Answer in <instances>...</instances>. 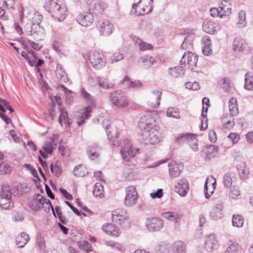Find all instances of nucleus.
I'll use <instances>...</instances> for the list:
<instances>
[{
    "label": "nucleus",
    "instance_id": "obj_1",
    "mask_svg": "<svg viewBox=\"0 0 253 253\" xmlns=\"http://www.w3.org/2000/svg\"><path fill=\"white\" fill-rule=\"evenodd\" d=\"M103 127L105 128L106 134L108 136V139L114 146H120L121 147V155L124 159L126 162H129L130 160L129 157H134L136 152V149H133L131 147V144L128 139H125L123 142H119L118 140V135L115 133V136H113L112 133L109 129L111 127L110 124L107 125L105 126L104 122L103 123Z\"/></svg>",
    "mask_w": 253,
    "mask_h": 253
},
{
    "label": "nucleus",
    "instance_id": "obj_2",
    "mask_svg": "<svg viewBox=\"0 0 253 253\" xmlns=\"http://www.w3.org/2000/svg\"><path fill=\"white\" fill-rule=\"evenodd\" d=\"M45 8L52 17L62 21L66 16L67 8L60 0H48L45 3Z\"/></svg>",
    "mask_w": 253,
    "mask_h": 253
},
{
    "label": "nucleus",
    "instance_id": "obj_3",
    "mask_svg": "<svg viewBox=\"0 0 253 253\" xmlns=\"http://www.w3.org/2000/svg\"><path fill=\"white\" fill-rule=\"evenodd\" d=\"M12 192L8 185H3L0 190V209L10 210L14 207V203L11 198Z\"/></svg>",
    "mask_w": 253,
    "mask_h": 253
},
{
    "label": "nucleus",
    "instance_id": "obj_4",
    "mask_svg": "<svg viewBox=\"0 0 253 253\" xmlns=\"http://www.w3.org/2000/svg\"><path fill=\"white\" fill-rule=\"evenodd\" d=\"M81 92L83 97L85 100L89 105L83 112L80 120L77 123L79 126L83 125L84 123V120L89 118L92 111L91 106H94L95 103L93 97L86 92L84 88H82Z\"/></svg>",
    "mask_w": 253,
    "mask_h": 253
},
{
    "label": "nucleus",
    "instance_id": "obj_5",
    "mask_svg": "<svg viewBox=\"0 0 253 253\" xmlns=\"http://www.w3.org/2000/svg\"><path fill=\"white\" fill-rule=\"evenodd\" d=\"M87 8L89 12L95 15L102 14L108 4L101 0H87Z\"/></svg>",
    "mask_w": 253,
    "mask_h": 253
},
{
    "label": "nucleus",
    "instance_id": "obj_6",
    "mask_svg": "<svg viewBox=\"0 0 253 253\" xmlns=\"http://www.w3.org/2000/svg\"><path fill=\"white\" fill-rule=\"evenodd\" d=\"M110 98L111 102L117 107H125L128 104V100L126 94L120 90L111 92Z\"/></svg>",
    "mask_w": 253,
    "mask_h": 253
},
{
    "label": "nucleus",
    "instance_id": "obj_7",
    "mask_svg": "<svg viewBox=\"0 0 253 253\" xmlns=\"http://www.w3.org/2000/svg\"><path fill=\"white\" fill-rule=\"evenodd\" d=\"M27 34L34 37L37 41H41L44 37V29L38 23L27 24L26 26Z\"/></svg>",
    "mask_w": 253,
    "mask_h": 253
},
{
    "label": "nucleus",
    "instance_id": "obj_8",
    "mask_svg": "<svg viewBox=\"0 0 253 253\" xmlns=\"http://www.w3.org/2000/svg\"><path fill=\"white\" fill-rule=\"evenodd\" d=\"M90 63L96 69H100L104 67L107 63L104 56L98 51H94L89 57Z\"/></svg>",
    "mask_w": 253,
    "mask_h": 253
},
{
    "label": "nucleus",
    "instance_id": "obj_9",
    "mask_svg": "<svg viewBox=\"0 0 253 253\" xmlns=\"http://www.w3.org/2000/svg\"><path fill=\"white\" fill-rule=\"evenodd\" d=\"M231 12L230 5L224 4L222 2L218 7H213L210 9L211 15L213 17H219L223 18L228 16Z\"/></svg>",
    "mask_w": 253,
    "mask_h": 253
},
{
    "label": "nucleus",
    "instance_id": "obj_10",
    "mask_svg": "<svg viewBox=\"0 0 253 253\" xmlns=\"http://www.w3.org/2000/svg\"><path fill=\"white\" fill-rule=\"evenodd\" d=\"M146 228L152 232L160 231L164 226L163 220L159 217H148L145 221Z\"/></svg>",
    "mask_w": 253,
    "mask_h": 253
},
{
    "label": "nucleus",
    "instance_id": "obj_11",
    "mask_svg": "<svg viewBox=\"0 0 253 253\" xmlns=\"http://www.w3.org/2000/svg\"><path fill=\"white\" fill-rule=\"evenodd\" d=\"M137 193L134 186L131 185L126 188L125 204L127 207H133L136 203Z\"/></svg>",
    "mask_w": 253,
    "mask_h": 253
},
{
    "label": "nucleus",
    "instance_id": "obj_12",
    "mask_svg": "<svg viewBox=\"0 0 253 253\" xmlns=\"http://www.w3.org/2000/svg\"><path fill=\"white\" fill-rule=\"evenodd\" d=\"M155 126V121L150 116L142 117L138 123V127L146 132L152 130Z\"/></svg>",
    "mask_w": 253,
    "mask_h": 253
},
{
    "label": "nucleus",
    "instance_id": "obj_13",
    "mask_svg": "<svg viewBox=\"0 0 253 253\" xmlns=\"http://www.w3.org/2000/svg\"><path fill=\"white\" fill-rule=\"evenodd\" d=\"M96 27L102 36H108L112 34L114 26L110 21L106 20H102L98 21Z\"/></svg>",
    "mask_w": 253,
    "mask_h": 253
},
{
    "label": "nucleus",
    "instance_id": "obj_14",
    "mask_svg": "<svg viewBox=\"0 0 253 253\" xmlns=\"http://www.w3.org/2000/svg\"><path fill=\"white\" fill-rule=\"evenodd\" d=\"M185 139L187 140L188 143L193 151L197 152L199 150L198 140L195 135L193 133H187L176 138V140H183Z\"/></svg>",
    "mask_w": 253,
    "mask_h": 253
},
{
    "label": "nucleus",
    "instance_id": "obj_15",
    "mask_svg": "<svg viewBox=\"0 0 253 253\" xmlns=\"http://www.w3.org/2000/svg\"><path fill=\"white\" fill-rule=\"evenodd\" d=\"M128 215L126 210L117 209L113 211L112 218L113 222L121 225L128 219Z\"/></svg>",
    "mask_w": 253,
    "mask_h": 253
},
{
    "label": "nucleus",
    "instance_id": "obj_16",
    "mask_svg": "<svg viewBox=\"0 0 253 253\" xmlns=\"http://www.w3.org/2000/svg\"><path fill=\"white\" fill-rule=\"evenodd\" d=\"M77 22L83 26L87 27L90 26L94 20L92 13L88 12L81 13L76 18Z\"/></svg>",
    "mask_w": 253,
    "mask_h": 253
},
{
    "label": "nucleus",
    "instance_id": "obj_17",
    "mask_svg": "<svg viewBox=\"0 0 253 253\" xmlns=\"http://www.w3.org/2000/svg\"><path fill=\"white\" fill-rule=\"evenodd\" d=\"M198 59V56L195 55L191 52L188 51L187 53L185 52L183 55L180 61V63L181 65L187 64L189 66H196Z\"/></svg>",
    "mask_w": 253,
    "mask_h": 253
},
{
    "label": "nucleus",
    "instance_id": "obj_18",
    "mask_svg": "<svg viewBox=\"0 0 253 253\" xmlns=\"http://www.w3.org/2000/svg\"><path fill=\"white\" fill-rule=\"evenodd\" d=\"M175 191L181 196H185L189 190V183L187 179L182 178L178 181L175 186Z\"/></svg>",
    "mask_w": 253,
    "mask_h": 253
},
{
    "label": "nucleus",
    "instance_id": "obj_19",
    "mask_svg": "<svg viewBox=\"0 0 253 253\" xmlns=\"http://www.w3.org/2000/svg\"><path fill=\"white\" fill-rule=\"evenodd\" d=\"M169 173L171 178L176 177L179 175L183 170V165L177 164L175 161H171L169 164Z\"/></svg>",
    "mask_w": 253,
    "mask_h": 253
},
{
    "label": "nucleus",
    "instance_id": "obj_20",
    "mask_svg": "<svg viewBox=\"0 0 253 253\" xmlns=\"http://www.w3.org/2000/svg\"><path fill=\"white\" fill-rule=\"evenodd\" d=\"M218 149L217 146L211 144L204 147L202 151L205 154V160L210 161L211 158L214 157Z\"/></svg>",
    "mask_w": 253,
    "mask_h": 253
},
{
    "label": "nucleus",
    "instance_id": "obj_21",
    "mask_svg": "<svg viewBox=\"0 0 253 253\" xmlns=\"http://www.w3.org/2000/svg\"><path fill=\"white\" fill-rule=\"evenodd\" d=\"M202 27L205 32L210 34H215L219 30L217 23L209 20L204 22Z\"/></svg>",
    "mask_w": 253,
    "mask_h": 253
},
{
    "label": "nucleus",
    "instance_id": "obj_22",
    "mask_svg": "<svg viewBox=\"0 0 253 253\" xmlns=\"http://www.w3.org/2000/svg\"><path fill=\"white\" fill-rule=\"evenodd\" d=\"M100 150V147L97 144L94 143L88 147L86 153L89 158L93 160L99 157Z\"/></svg>",
    "mask_w": 253,
    "mask_h": 253
},
{
    "label": "nucleus",
    "instance_id": "obj_23",
    "mask_svg": "<svg viewBox=\"0 0 253 253\" xmlns=\"http://www.w3.org/2000/svg\"><path fill=\"white\" fill-rule=\"evenodd\" d=\"M102 229L108 235L119 236L121 234L120 229L115 225L111 223H106L102 226Z\"/></svg>",
    "mask_w": 253,
    "mask_h": 253
},
{
    "label": "nucleus",
    "instance_id": "obj_24",
    "mask_svg": "<svg viewBox=\"0 0 253 253\" xmlns=\"http://www.w3.org/2000/svg\"><path fill=\"white\" fill-rule=\"evenodd\" d=\"M242 248L237 242L229 241L227 244V247L223 253H242Z\"/></svg>",
    "mask_w": 253,
    "mask_h": 253
},
{
    "label": "nucleus",
    "instance_id": "obj_25",
    "mask_svg": "<svg viewBox=\"0 0 253 253\" xmlns=\"http://www.w3.org/2000/svg\"><path fill=\"white\" fill-rule=\"evenodd\" d=\"M205 242V248L209 252L215 249L217 245V241L215 235L213 234H210L206 237Z\"/></svg>",
    "mask_w": 253,
    "mask_h": 253
},
{
    "label": "nucleus",
    "instance_id": "obj_26",
    "mask_svg": "<svg viewBox=\"0 0 253 253\" xmlns=\"http://www.w3.org/2000/svg\"><path fill=\"white\" fill-rule=\"evenodd\" d=\"M247 46L246 41L240 37L234 39L233 43V48L235 51H241L244 50Z\"/></svg>",
    "mask_w": 253,
    "mask_h": 253
},
{
    "label": "nucleus",
    "instance_id": "obj_27",
    "mask_svg": "<svg viewBox=\"0 0 253 253\" xmlns=\"http://www.w3.org/2000/svg\"><path fill=\"white\" fill-rule=\"evenodd\" d=\"M142 1L147 3L148 4L146 5L145 7L142 8L143 12L141 13V14H148L150 12L153 8V0H140L137 3L133 4L132 8L136 9L138 7V4Z\"/></svg>",
    "mask_w": 253,
    "mask_h": 253
},
{
    "label": "nucleus",
    "instance_id": "obj_28",
    "mask_svg": "<svg viewBox=\"0 0 253 253\" xmlns=\"http://www.w3.org/2000/svg\"><path fill=\"white\" fill-rule=\"evenodd\" d=\"M162 216L170 221H180L182 215L173 211H166L162 213Z\"/></svg>",
    "mask_w": 253,
    "mask_h": 253
},
{
    "label": "nucleus",
    "instance_id": "obj_29",
    "mask_svg": "<svg viewBox=\"0 0 253 253\" xmlns=\"http://www.w3.org/2000/svg\"><path fill=\"white\" fill-rule=\"evenodd\" d=\"M237 168L239 172L240 178L242 180H245L247 178L249 174V170L246 168L245 162H242L240 165L237 166Z\"/></svg>",
    "mask_w": 253,
    "mask_h": 253
},
{
    "label": "nucleus",
    "instance_id": "obj_30",
    "mask_svg": "<svg viewBox=\"0 0 253 253\" xmlns=\"http://www.w3.org/2000/svg\"><path fill=\"white\" fill-rule=\"evenodd\" d=\"M29 240V235L25 232L21 233L16 238V244L19 248H23Z\"/></svg>",
    "mask_w": 253,
    "mask_h": 253
},
{
    "label": "nucleus",
    "instance_id": "obj_31",
    "mask_svg": "<svg viewBox=\"0 0 253 253\" xmlns=\"http://www.w3.org/2000/svg\"><path fill=\"white\" fill-rule=\"evenodd\" d=\"M169 72L171 76L178 78L184 75L185 70L182 66H177L173 68H169Z\"/></svg>",
    "mask_w": 253,
    "mask_h": 253
},
{
    "label": "nucleus",
    "instance_id": "obj_32",
    "mask_svg": "<svg viewBox=\"0 0 253 253\" xmlns=\"http://www.w3.org/2000/svg\"><path fill=\"white\" fill-rule=\"evenodd\" d=\"M56 75L61 81L66 83L68 81L67 74L65 71L63 70L62 66L61 64H57L56 71Z\"/></svg>",
    "mask_w": 253,
    "mask_h": 253
},
{
    "label": "nucleus",
    "instance_id": "obj_33",
    "mask_svg": "<svg viewBox=\"0 0 253 253\" xmlns=\"http://www.w3.org/2000/svg\"><path fill=\"white\" fill-rule=\"evenodd\" d=\"M245 88L249 90L253 89V74L252 72H248L245 75Z\"/></svg>",
    "mask_w": 253,
    "mask_h": 253
},
{
    "label": "nucleus",
    "instance_id": "obj_34",
    "mask_svg": "<svg viewBox=\"0 0 253 253\" xmlns=\"http://www.w3.org/2000/svg\"><path fill=\"white\" fill-rule=\"evenodd\" d=\"M149 142L152 144L159 142L162 138L159 132L156 130H153L149 134Z\"/></svg>",
    "mask_w": 253,
    "mask_h": 253
},
{
    "label": "nucleus",
    "instance_id": "obj_35",
    "mask_svg": "<svg viewBox=\"0 0 253 253\" xmlns=\"http://www.w3.org/2000/svg\"><path fill=\"white\" fill-rule=\"evenodd\" d=\"M60 115L59 118V123L62 126V122H64V124H67L68 126H69L72 123V122L68 117V113L66 111H64L62 108L60 109Z\"/></svg>",
    "mask_w": 253,
    "mask_h": 253
},
{
    "label": "nucleus",
    "instance_id": "obj_36",
    "mask_svg": "<svg viewBox=\"0 0 253 253\" xmlns=\"http://www.w3.org/2000/svg\"><path fill=\"white\" fill-rule=\"evenodd\" d=\"M154 98L156 99V102H152L150 106L155 108H157L160 105V100L161 98L162 92L157 90H154L152 91Z\"/></svg>",
    "mask_w": 253,
    "mask_h": 253
},
{
    "label": "nucleus",
    "instance_id": "obj_37",
    "mask_svg": "<svg viewBox=\"0 0 253 253\" xmlns=\"http://www.w3.org/2000/svg\"><path fill=\"white\" fill-rule=\"evenodd\" d=\"M232 220L234 226L241 227L244 224V219L241 215H233Z\"/></svg>",
    "mask_w": 253,
    "mask_h": 253
},
{
    "label": "nucleus",
    "instance_id": "obj_38",
    "mask_svg": "<svg viewBox=\"0 0 253 253\" xmlns=\"http://www.w3.org/2000/svg\"><path fill=\"white\" fill-rule=\"evenodd\" d=\"M174 253H185V247L184 244L180 241H176L173 244Z\"/></svg>",
    "mask_w": 253,
    "mask_h": 253
},
{
    "label": "nucleus",
    "instance_id": "obj_39",
    "mask_svg": "<svg viewBox=\"0 0 253 253\" xmlns=\"http://www.w3.org/2000/svg\"><path fill=\"white\" fill-rule=\"evenodd\" d=\"M73 171L74 175L78 177L84 176L86 173L85 168L81 165L76 166Z\"/></svg>",
    "mask_w": 253,
    "mask_h": 253
},
{
    "label": "nucleus",
    "instance_id": "obj_40",
    "mask_svg": "<svg viewBox=\"0 0 253 253\" xmlns=\"http://www.w3.org/2000/svg\"><path fill=\"white\" fill-rule=\"evenodd\" d=\"M98 81L99 86L105 89H108L113 88L114 84L112 83H109L108 80L103 78H98Z\"/></svg>",
    "mask_w": 253,
    "mask_h": 253
},
{
    "label": "nucleus",
    "instance_id": "obj_41",
    "mask_svg": "<svg viewBox=\"0 0 253 253\" xmlns=\"http://www.w3.org/2000/svg\"><path fill=\"white\" fill-rule=\"evenodd\" d=\"M233 101L236 102V100L234 98L230 99L229 101V108L231 115L235 116L238 113V109L237 104L234 103Z\"/></svg>",
    "mask_w": 253,
    "mask_h": 253
},
{
    "label": "nucleus",
    "instance_id": "obj_42",
    "mask_svg": "<svg viewBox=\"0 0 253 253\" xmlns=\"http://www.w3.org/2000/svg\"><path fill=\"white\" fill-rule=\"evenodd\" d=\"M192 44V38L190 36L185 37L184 40L181 45L183 49H190Z\"/></svg>",
    "mask_w": 253,
    "mask_h": 253
},
{
    "label": "nucleus",
    "instance_id": "obj_43",
    "mask_svg": "<svg viewBox=\"0 0 253 253\" xmlns=\"http://www.w3.org/2000/svg\"><path fill=\"white\" fill-rule=\"evenodd\" d=\"M42 206V208L44 209V211L45 212H49L50 209H51L53 215L55 217H56L54 209L53 206H52L51 203L49 200L47 199L46 198L44 199V202L43 203V204Z\"/></svg>",
    "mask_w": 253,
    "mask_h": 253
},
{
    "label": "nucleus",
    "instance_id": "obj_44",
    "mask_svg": "<svg viewBox=\"0 0 253 253\" xmlns=\"http://www.w3.org/2000/svg\"><path fill=\"white\" fill-rule=\"evenodd\" d=\"M167 116L168 117H172L175 119H179L180 118L179 110L176 108H168Z\"/></svg>",
    "mask_w": 253,
    "mask_h": 253
},
{
    "label": "nucleus",
    "instance_id": "obj_45",
    "mask_svg": "<svg viewBox=\"0 0 253 253\" xmlns=\"http://www.w3.org/2000/svg\"><path fill=\"white\" fill-rule=\"evenodd\" d=\"M136 42L138 43L139 48L141 50L145 51L153 48V46L151 44L143 42L139 38L137 39Z\"/></svg>",
    "mask_w": 253,
    "mask_h": 253
},
{
    "label": "nucleus",
    "instance_id": "obj_46",
    "mask_svg": "<svg viewBox=\"0 0 253 253\" xmlns=\"http://www.w3.org/2000/svg\"><path fill=\"white\" fill-rule=\"evenodd\" d=\"M207 113L202 112L201 114V125L200 126L201 130H204L208 127V119Z\"/></svg>",
    "mask_w": 253,
    "mask_h": 253
},
{
    "label": "nucleus",
    "instance_id": "obj_47",
    "mask_svg": "<svg viewBox=\"0 0 253 253\" xmlns=\"http://www.w3.org/2000/svg\"><path fill=\"white\" fill-rule=\"evenodd\" d=\"M223 183L225 187L229 188L232 184L231 176L229 173H226L223 177Z\"/></svg>",
    "mask_w": 253,
    "mask_h": 253
},
{
    "label": "nucleus",
    "instance_id": "obj_48",
    "mask_svg": "<svg viewBox=\"0 0 253 253\" xmlns=\"http://www.w3.org/2000/svg\"><path fill=\"white\" fill-rule=\"evenodd\" d=\"M103 189V187L100 184L96 183L95 188L92 192L93 195L96 197L100 196L102 194Z\"/></svg>",
    "mask_w": 253,
    "mask_h": 253
},
{
    "label": "nucleus",
    "instance_id": "obj_49",
    "mask_svg": "<svg viewBox=\"0 0 253 253\" xmlns=\"http://www.w3.org/2000/svg\"><path fill=\"white\" fill-rule=\"evenodd\" d=\"M239 20L238 24L241 25L242 26L246 25V12L244 11H240L239 13Z\"/></svg>",
    "mask_w": 253,
    "mask_h": 253
},
{
    "label": "nucleus",
    "instance_id": "obj_50",
    "mask_svg": "<svg viewBox=\"0 0 253 253\" xmlns=\"http://www.w3.org/2000/svg\"><path fill=\"white\" fill-rule=\"evenodd\" d=\"M124 58V56L123 54L116 52L114 53L112 56H111V63H114L115 62H118L123 59Z\"/></svg>",
    "mask_w": 253,
    "mask_h": 253
},
{
    "label": "nucleus",
    "instance_id": "obj_51",
    "mask_svg": "<svg viewBox=\"0 0 253 253\" xmlns=\"http://www.w3.org/2000/svg\"><path fill=\"white\" fill-rule=\"evenodd\" d=\"M79 245L80 247L82 248V249H84V251H85L86 252H89L91 251V245L87 241H83L80 242L79 243Z\"/></svg>",
    "mask_w": 253,
    "mask_h": 253
},
{
    "label": "nucleus",
    "instance_id": "obj_52",
    "mask_svg": "<svg viewBox=\"0 0 253 253\" xmlns=\"http://www.w3.org/2000/svg\"><path fill=\"white\" fill-rule=\"evenodd\" d=\"M240 195V191L238 188H236L235 187L231 188L229 193L230 197L232 199H236Z\"/></svg>",
    "mask_w": 253,
    "mask_h": 253
},
{
    "label": "nucleus",
    "instance_id": "obj_53",
    "mask_svg": "<svg viewBox=\"0 0 253 253\" xmlns=\"http://www.w3.org/2000/svg\"><path fill=\"white\" fill-rule=\"evenodd\" d=\"M150 195L152 199L161 198L163 196V190L158 189L157 191L150 193Z\"/></svg>",
    "mask_w": 253,
    "mask_h": 253
},
{
    "label": "nucleus",
    "instance_id": "obj_54",
    "mask_svg": "<svg viewBox=\"0 0 253 253\" xmlns=\"http://www.w3.org/2000/svg\"><path fill=\"white\" fill-rule=\"evenodd\" d=\"M30 208L35 211H39L41 209L40 206L38 205L37 200L33 199L29 203Z\"/></svg>",
    "mask_w": 253,
    "mask_h": 253
},
{
    "label": "nucleus",
    "instance_id": "obj_55",
    "mask_svg": "<svg viewBox=\"0 0 253 253\" xmlns=\"http://www.w3.org/2000/svg\"><path fill=\"white\" fill-rule=\"evenodd\" d=\"M44 151L47 154H51L53 150V143L51 142L47 143L42 147Z\"/></svg>",
    "mask_w": 253,
    "mask_h": 253
},
{
    "label": "nucleus",
    "instance_id": "obj_56",
    "mask_svg": "<svg viewBox=\"0 0 253 253\" xmlns=\"http://www.w3.org/2000/svg\"><path fill=\"white\" fill-rule=\"evenodd\" d=\"M129 87L139 88L142 87V84L139 81H130L127 85Z\"/></svg>",
    "mask_w": 253,
    "mask_h": 253
},
{
    "label": "nucleus",
    "instance_id": "obj_57",
    "mask_svg": "<svg viewBox=\"0 0 253 253\" xmlns=\"http://www.w3.org/2000/svg\"><path fill=\"white\" fill-rule=\"evenodd\" d=\"M12 170L11 167L8 165H2V168L0 169V173L2 174L9 173Z\"/></svg>",
    "mask_w": 253,
    "mask_h": 253
},
{
    "label": "nucleus",
    "instance_id": "obj_58",
    "mask_svg": "<svg viewBox=\"0 0 253 253\" xmlns=\"http://www.w3.org/2000/svg\"><path fill=\"white\" fill-rule=\"evenodd\" d=\"M44 199H46L45 197H43L40 194H36L34 195L33 199L34 200H37L38 204L39 205H42L44 202Z\"/></svg>",
    "mask_w": 253,
    "mask_h": 253
},
{
    "label": "nucleus",
    "instance_id": "obj_59",
    "mask_svg": "<svg viewBox=\"0 0 253 253\" xmlns=\"http://www.w3.org/2000/svg\"><path fill=\"white\" fill-rule=\"evenodd\" d=\"M209 140L212 143H214L216 141V134L214 130L211 129L209 131Z\"/></svg>",
    "mask_w": 253,
    "mask_h": 253
},
{
    "label": "nucleus",
    "instance_id": "obj_60",
    "mask_svg": "<svg viewBox=\"0 0 253 253\" xmlns=\"http://www.w3.org/2000/svg\"><path fill=\"white\" fill-rule=\"evenodd\" d=\"M52 107L51 108L49 109V117L51 118V120H53L55 118V102L54 101H52Z\"/></svg>",
    "mask_w": 253,
    "mask_h": 253
},
{
    "label": "nucleus",
    "instance_id": "obj_61",
    "mask_svg": "<svg viewBox=\"0 0 253 253\" xmlns=\"http://www.w3.org/2000/svg\"><path fill=\"white\" fill-rule=\"evenodd\" d=\"M59 190L61 194L66 199L69 200H72L73 199L72 195L69 193L65 189L61 188H60Z\"/></svg>",
    "mask_w": 253,
    "mask_h": 253
},
{
    "label": "nucleus",
    "instance_id": "obj_62",
    "mask_svg": "<svg viewBox=\"0 0 253 253\" xmlns=\"http://www.w3.org/2000/svg\"><path fill=\"white\" fill-rule=\"evenodd\" d=\"M42 19V16L40 14L39 12L36 13L33 18V23H38L40 24Z\"/></svg>",
    "mask_w": 253,
    "mask_h": 253
},
{
    "label": "nucleus",
    "instance_id": "obj_63",
    "mask_svg": "<svg viewBox=\"0 0 253 253\" xmlns=\"http://www.w3.org/2000/svg\"><path fill=\"white\" fill-rule=\"evenodd\" d=\"M228 138L231 139L233 143H237L240 139L239 135L235 133H231L228 135Z\"/></svg>",
    "mask_w": 253,
    "mask_h": 253
},
{
    "label": "nucleus",
    "instance_id": "obj_64",
    "mask_svg": "<svg viewBox=\"0 0 253 253\" xmlns=\"http://www.w3.org/2000/svg\"><path fill=\"white\" fill-rule=\"evenodd\" d=\"M15 0H4L3 5L8 9L13 8Z\"/></svg>",
    "mask_w": 253,
    "mask_h": 253
}]
</instances>
